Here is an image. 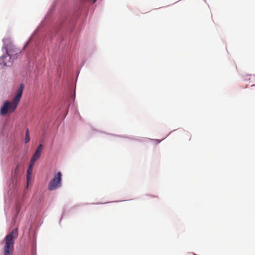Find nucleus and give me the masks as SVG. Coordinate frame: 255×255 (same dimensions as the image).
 <instances>
[{
	"instance_id": "10",
	"label": "nucleus",
	"mask_w": 255,
	"mask_h": 255,
	"mask_svg": "<svg viewBox=\"0 0 255 255\" xmlns=\"http://www.w3.org/2000/svg\"><path fill=\"white\" fill-rule=\"evenodd\" d=\"M190 139H191V135H189V140H190Z\"/></svg>"
},
{
	"instance_id": "4",
	"label": "nucleus",
	"mask_w": 255,
	"mask_h": 255,
	"mask_svg": "<svg viewBox=\"0 0 255 255\" xmlns=\"http://www.w3.org/2000/svg\"><path fill=\"white\" fill-rule=\"evenodd\" d=\"M6 55H3L0 57V65L2 64L3 66H9L8 62L9 61H6V59L8 58V60H10L12 58L13 55L10 53V51H8L7 49H6ZM13 58H14V56H13Z\"/></svg>"
},
{
	"instance_id": "3",
	"label": "nucleus",
	"mask_w": 255,
	"mask_h": 255,
	"mask_svg": "<svg viewBox=\"0 0 255 255\" xmlns=\"http://www.w3.org/2000/svg\"><path fill=\"white\" fill-rule=\"evenodd\" d=\"M62 173L58 172L55 174L54 177L50 181L47 189L49 191L55 190L61 186Z\"/></svg>"
},
{
	"instance_id": "6",
	"label": "nucleus",
	"mask_w": 255,
	"mask_h": 255,
	"mask_svg": "<svg viewBox=\"0 0 255 255\" xmlns=\"http://www.w3.org/2000/svg\"><path fill=\"white\" fill-rule=\"evenodd\" d=\"M34 164V163H32L31 162H30V163H29V165L27 171V176H26L27 183H28L29 181L30 180L31 174L32 172L33 166Z\"/></svg>"
},
{
	"instance_id": "8",
	"label": "nucleus",
	"mask_w": 255,
	"mask_h": 255,
	"mask_svg": "<svg viewBox=\"0 0 255 255\" xmlns=\"http://www.w3.org/2000/svg\"><path fill=\"white\" fill-rule=\"evenodd\" d=\"M19 166H20L19 163L16 164V166L14 170V171L12 173L13 176H16L17 175V174H18V169H19Z\"/></svg>"
},
{
	"instance_id": "11",
	"label": "nucleus",
	"mask_w": 255,
	"mask_h": 255,
	"mask_svg": "<svg viewBox=\"0 0 255 255\" xmlns=\"http://www.w3.org/2000/svg\"><path fill=\"white\" fill-rule=\"evenodd\" d=\"M19 52H19V51L18 50V51L16 52V54H17L18 53H19Z\"/></svg>"
},
{
	"instance_id": "1",
	"label": "nucleus",
	"mask_w": 255,
	"mask_h": 255,
	"mask_svg": "<svg viewBox=\"0 0 255 255\" xmlns=\"http://www.w3.org/2000/svg\"><path fill=\"white\" fill-rule=\"evenodd\" d=\"M24 87V85L21 84L18 89L16 92V94L12 101H5L3 102L0 111V114L1 116H4L8 113H12L15 111L22 97Z\"/></svg>"
},
{
	"instance_id": "5",
	"label": "nucleus",
	"mask_w": 255,
	"mask_h": 255,
	"mask_svg": "<svg viewBox=\"0 0 255 255\" xmlns=\"http://www.w3.org/2000/svg\"><path fill=\"white\" fill-rule=\"evenodd\" d=\"M43 146L41 144H40L37 147L35 152L33 155L32 158H31L30 161L32 163H35V162L39 158L41 155V153L42 152Z\"/></svg>"
},
{
	"instance_id": "2",
	"label": "nucleus",
	"mask_w": 255,
	"mask_h": 255,
	"mask_svg": "<svg viewBox=\"0 0 255 255\" xmlns=\"http://www.w3.org/2000/svg\"><path fill=\"white\" fill-rule=\"evenodd\" d=\"M17 228L13 229L4 238V245L3 247L4 255H12L14 251V244L15 240L18 237Z\"/></svg>"
},
{
	"instance_id": "7",
	"label": "nucleus",
	"mask_w": 255,
	"mask_h": 255,
	"mask_svg": "<svg viewBox=\"0 0 255 255\" xmlns=\"http://www.w3.org/2000/svg\"><path fill=\"white\" fill-rule=\"evenodd\" d=\"M30 140V136H29V130L28 129H27L26 133H25V136L24 138V142L25 143H28Z\"/></svg>"
},
{
	"instance_id": "9",
	"label": "nucleus",
	"mask_w": 255,
	"mask_h": 255,
	"mask_svg": "<svg viewBox=\"0 0 255 255\" xmlns=\"http://www.w3.org/2000/svg\"><path fill=\"white\" fill-rule=\"evenodd\" d=\"M97 0H93V3H94Z\"/></svg>"
}]
</instances>
